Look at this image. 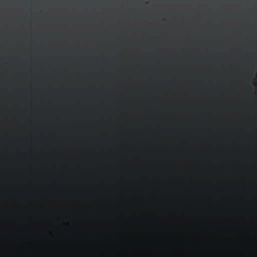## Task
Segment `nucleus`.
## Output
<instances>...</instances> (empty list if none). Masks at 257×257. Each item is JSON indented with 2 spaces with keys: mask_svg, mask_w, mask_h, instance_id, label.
<instances>
[{
  "mask_svg": "<svg viewBox=\"0 0 257 257\" xmlns=\"http://www.w3.org/2000/svg\"><path fill=\"white\" fill-rule=\"evenodd\" d=\"M163 99V97L162 96H157L151 98V99L154 101H161Z\"/></svg>",
  "mask_w": 257,
  "mask_h": 257,
  "instance_id": "nucleus-1",
  "label": "nucleus"
},
{
  "mask_svg": "<svg viewBox=\"0 0 257 257\" xmlns=\"http://www.w3.org/2000/svg\"><path fill=\"white\" fill-rule=\"evenodd\" d=\"M174 100L175 104L176 103V88H174Z\"/></svg>",
  "mask_w": 257,
  "mask_h": 257,
  "instance_id": "nucleus-2",
  "label": "nucleus"
}]
</instances>
